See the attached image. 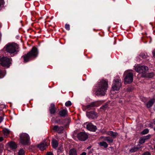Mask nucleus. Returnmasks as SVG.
Masks as SVG:
<instances>
[{
	"label": "nucleus",
	"instance_id": "1",
	"mask_svg": "<svg viewBox=\"0 0 155 155\" xmlns=\"http://www.w3.org/2000/svg\"><path fill=\"white\" fill-rule=\"evenodd\" d=\"M98 85L97 90L96 92L97 94L104 95L107 89V82L104 80H102L98 83Z\"/></svg>",
	"mask_w": 155,
	"mask_h": 155
},
{
	"label": "nucleus",
	"instance_id": "2",
	"mask_svg": "<svg viewBox=\"0 0 155 155\" xmlns=\"http://www.w3.org/2000/svg\"><path fill=\"white\" fill-rule=\"evenodd\" d=\"M38 49L35 47H33L31 51L27 54L23 56L24 61L26 62L31 60L32 58H36L38 56Z\"/></svg>",
	"mask_w": 155,
	"mask_h": 155
},
{
	"label": "nucleus",
	"instance_id": "3",
	"mask_svg": "<svg viewBox=\"0 0 155 155\" xmlns=\"http://www.w3.org/2000/svg\"><path fill=\"white\" fill-rule=\"evenodd\" d=\"M5 48L6 51L10 54H16L19 51L18 45L15 43H9L5 45Z\"/></svg>",
	"mask_w": 155,
	"mask_h": 155
},
{
	"label": "nucleus",
	"instance_id": "4",
	"mask_svg": "<svg viewBox=\"0 0 155 155\" xmlns=\"http://www.w3.org/2000/svg\"><path fill=\"white\" fill-rule=\"evenodd\" d=\"M20 142L23 145H27L29 140L30 137L28 134L23 133L20 135Z\"/></svg>",
	"mask_w": 155,
	"mask_h": 155
},
{
	"label": "nucleus",
	"instance_id": "5",
	"mask_svg": "<svg viewBox=\"0 0 155 155\" xmlns=\"http://www.w3.org/2000/svg\"><path fill=\"white\" fill-rule=\"evenodd\" d=\"M11 62L10 58L6 57H3L0 58V64L4 67H9Z\"/></svg>",
	"mask_w": 155,
	"mask_h": 155
},
{
	"label": "nucleus",
	"instance_id": "6",
	"mask_svg": "<svg viewBox=\"0 0 155 155\" xmlns=\"http://www.w3.org/2000/svg\"><path fill=\"white\" fill-rule=\"evenodd\" d=\"M121 86V79H114L112 84V87L113 90L118 91Z\"/></svg>",
	"mask_w": 155,
	"mask_h": 155
},
{
	"label": "nucleus",
	"instance_id": "7",
	"mask_svg": "<svg viewBox=\"0 0 155 155\" xmlns=\"http://www.w3.org/2000/svg\"><path fill=\"white\" fill-rule=\"evenodd\" d=\"M133 75L132 73H128L124 79V82L125 84H130L133 81Z\"/></svg>",
	"mask_w": 155,
	"mask_h": 155
},
{
	"label": "nucleus",
	"instance_id": "8",
	"mask_svg": "<svg viewBox=\"0 0 155 155\" xmlns=\"http://www.w3.org/2000/svg\"><path fill=\"white\" fill-rule=\"evenodd\" d=\"M136 71L139 73H142V75L145 74L146 71L148 70V68L144 66H139L135 68Z\"/></svg>",
	"mask_w": 155,
	"mask_h": 155
},
{
	"label": "nucleus",
	"instance_id": "9",
	"mask_svg": "<svg viewBox=\"0 0 155 155\" xmlns=\"http://www.w3.org/2000/svg\"><path fill=\"white\" fill-rule=\"evenodd\" d=\"M77 137L79 140L84 141L87 138L88 135L85 132H81L78 134Z\"/></svg>",
	"mask_w": 155,
	"mask_h": 155
},
{
	"label": "nucleus",
	"instance_id": "10",
	"mask_svg": "<svg viewBox=\"0 0 155 155\" xmlns=\"http://www.w3.org/2000/svg\"><path fill=\"white\" fill-rule=\"evenodd\" d=\"M50 140H47V141L45 142L38 145V147L41 150H45L46 147L49 144Z\"/></svg>",
	"mask_w": 155,
	"mask_h": 155
},
{
	"label": "nucleus",
	"instance_id": "11",
	"mask_svg": "<svg viewBox=\"0 0 155 155\" xmlns=\"http://www.w3.org/2000/svg\"><path fill=\"white\" fill-rule=\"evenodd\" d=\"M86 115L87 117L91 119L96 118L97 117V114L94 111L87 112Z\"/></svg>",
	"mask_w": 155,
	"mask_h": 155
},
{
	"label": "nucleus",
	"instance_id": "12",
	"mask_svg": "<svg viewBox=\"0 0 155 155\" xmlns=\"http://www.w3.org/2000/svg\"><path fill=\"white\" fill-rule=\"evenodd\" d=\"M98 106V102L96 101L93 102L85 106V108L88 110L91 109V108Z\"/></svg>",
	"mask_w": 155,
	"mask_h": 155
},
{
	"label": "nucleus",
	"instance_id": "13",
	"mask_svg": "<svg viewBox=\"0 0 155 155\" xmlns=\"http://www.w3.org/2000/svg\"><path fill=\"white\" fill-rule=\"evenodd\" d=\"M86 128L88 130L92 131H95L97 129L96 126L93 125L91 123L87 125Z\"/></svg>",
	"mask_w": 155,
	"mask_h": 155
},
{
	"label": "nucleus",
	"instance_id": "14",
	"mask_svg": "<svg viewBox=\"0 0 155 155\" xmlns=\"http://www.w3.org/2000/svg\"><path fill=\"white\" fill-rule=\"evenodd\" d=\"M56 108L55 104L53 103H51L49 107L50 113L51 114H54L56 111Z\"/></svg>",
	"mask_w": 155,
	"mask_h": 155
},
{
	"label": "nucleus",
	"instance_id": "15",
	"mask_svg": "<svg viewBox=\"0 0 155 155\" xmlns=\"http://www.w3.org/2000/svg\"><path fill=\"white\" fill-rule=\"evenodd\" d=\"M107 134L110 136L114 139L118 135V133L117 132H114L113 131H109L107 132Z\"/></svg>",
	"mask_w": 155,
	"mask_h": 155
},
{
	"label": "nucleus",
	"instance_id": "16",
	"mask_svg": "<svg viewBox=\"0 0 155 155\" xmlns=\"http://www.w3.org/2000/svg\"><path fill=\"white\" fill-rule=\"evenodd\" d=\"M68 112L67 110L63 109L59 112V114L61 117H65L67 116Z\"/></svg>",
	"mask_w": 155,
	"mask_h": 155
},
{
	"label": "nucleus",
	"instance_id": "17",
	"mask_svg": "<svg viewBox=\"0 0 155 155\" xmlns=\"http://www.w3.org/2000/svg\"><path fill=\"white\" fill-rule=\"evenodd\" d=\"M154 75V74L153 73H149L144 74L142 75V77L145 78H152Z\"/></svg>",
	"mask_w": 155,
	"mask_h": 155
},
{
	"label": "nucleus",
	"instance_id": "18",
	"mask_svg": "<svg viewBox=\"0 0 155 155\" xmlns=\"http://www.w3.org/2000/svg\"><path fill=\"white\" fill-rule=\"evenodd\" d=\"M155 101V99H153L150 100L146 103L147 107L148 108L150 107L153 105Z\"/></svg>",
	"mask_w": 155,
	"mask_h": 155
},
{
	"label": "nucleus",
	"instance_id": "19",
	"mask_svg": "<svg viewBox=\"0 0 155 155\" xmlns=\"http://www.w3.org/2000/svg\"><path fill=\"white\" fill-rule=\"evenodd\" d=\"M9 146L12 149H15L17 147V145L16 143L13 142H10L8 143Z\"/></svg>",
	"mask_w": 155,
	"mask_h": 155
},
{
	"label": "nucleus",
	"instance_id": "20",
	"mask_svg": "<svg viewBox=\"0 0 155 155\" xmlns=\"http://www.w3.org/2000/svg\"><path fill=\"white\" fill-rule=\"evenodd\" d=\"M137 146H134L131 148L129 150V152L131 153H133L137 151L140 148V147Z\"/></svg>",
	"mask_w": 155,
	"mask_h": 155
},
{
	"label": "nucleus",
	"instance_id": "21",
	"mask_svg": "<svg viewBox=\"0 0 155 155\" xmlns=\"http://www.w3.org/2000/svg\"><path fill=\"white\" fill-rule=\"evenodd\" d=\"M52 145L54 148H56L58 145L57 141L53 139L52 142Z\"/></svg>",
	"mask_w": 155,
	"mask_h": 155
},
{
	"label": "nucleus",
	"instance_id": "22",
	"mask_svg": "<svg viewBox=\"0 0 155 155\" xmlns=\"http://www.w3.org/2000/svg\"><path fill=\"white\" fill-rule=\"evenodd\" d=\"M69 155H77V151L74 148L71 149L69 151Z\"/></svg>",
	"mask_w": 155,
	"mask_h": 155
},
{
	"label": "nucleus",
	"instance_id": "23",
	"mask_svg": "<svg viewBox=\"0 0 155 155\" xmlns=\"http://www.w3.org/2000/svg\"><path fill=\"white\" fill-rule=\"evenodd\" d=\"M99 145L101 147H104L106 148L108 147V144L106 142L104 141H102L98 143Z\"/></svg>",
	"mask_w": 155,
	"mask_h": 155
},
{
	"label": "nucleus",
	"instance_id": "24",
	"mask_svg": "<svg viewBox=\"0 0 155 155\" xmlns=\"http://www.w3.org/2000/svg\"><path fill=\"white\" fill-rule=\"evenodd\" d=\"M105 141H107L108 143H110L113 142V140L112 138L107 136Z\"/></svg>",
	"mask_w": 155,
	"mask_h": 155
},
{
	"label": "nucleus",
	"instance_id": "25",
	"mask_svg": "<svg viewBox=\"0 0 155 155\" xmlns=\"http://www.w3.org/2000/svg\"><path fill=\"white\" fill-rule=\"evenodd\" d=\"M145 139L143 137H141L139 140V143L140 144H143L145 142Z\"/></svg>",
	"mask_w": 155,
	"mask_h": 155
},
{
	"label": "nucleus",
	"instance_id": "26",
	"mask_svg": "<svg viewBox=\"0 0 155 155\" xmlns=\"http://www.w3.org/2000/svg\"><path fill=\"white\" fill-rule=\"evenodd\" d=\"M2 132L5 135L7 136L9 134V131L7 129L3 130Z\"/></svg>",
	"mask_w": 155,
	"mask_h": 155
},
{
	"label": "nucleus",
	"instance_id": "27",
	"mask_svg": "<svg viewBox=\"0 0 155 155\" xmlns=\"http://www.w3.org/2000/svg\"><path fill=\"white\" fill-rule=\"evenodd\" d=\"M149 131L148 129H145L141 132L140 134L142 135H145L148 133Z\"/></svg>",
	"mask_w": 155,
	"mask_h": 155
},
{
	"label": "nucleus",
	"instance_id": "28",
	"mask_svg": "<svg viewBox=\"0 0 155 155\" xmlns=\"http://www.w3.org/2000/svg\"><path fill=\"white\" fill-rule=\"evenodd\" d=\"M25 151L22 149H20L18 153V155H25Z\"/></svg>",
	"mask_w": 155,
	"mask_h": 155
},
{
	"label": "nucleus",
	"instance_id": "29",
	"mask_svg": "<svg viewBox=\"0 0 155 155\" xmlns=\"http://www.w3.org/2000/svg\"><path fill=\"white\" fill-rule=\"evenodd\" d=\"M71 104L72 103L70 101H68L65 103V105L66 107L70 106Z\"/></svg>",
	"mask_w": 155,
	"mask_h": 155
},
{
	"label": "nucleus",
	"instance_id": "30",
	"mask_svg": "<svg viewBox=\"0 0 155 155\" xmlns=\"http://www.w3.org/2000/svg\"><path fill=\"white\" fill-rule=\"evenodd\" d=\"M63 130V127L62 126H61L59 127L58 129V131L59 133H61L62 132V131Z\"/></svg>",
	"mask_w": 155,
	"mask_h": 155
},
{
	"label": "nucleus",
	"instance_id": "31",
	"mask_svg": "<svg viewBox=\"0 0 155 155\" xmlns=\"http://www.w3.org/2000/svg\"><path fill=\"white\" fill-rule=\"evenodd\" d=\"M59 128V127L57 125H55L53 128V130L58 131V129Z\"/></svg>",
	"mask_w": 155,
	"mask_h": 155
},
{
	"label": "nucleus",
	"instance_id": "32",
	"mask_svg": "<svg viewBox=\"0 0 155 155\" xmlns=\"http://www.w3.org/2000/svg\"><path fill=\"white\" fill-rule=\"evenodd\" d=\"M65 28L68 30H69L70 29V25L69 24H65Z\"/></svg>",
	"mask_w": 155,
	"mask_h": 155
},
{
	"label": "nucleus",
	"instance_id": "33",
	"mask_svg": "<svg viewBox=\"0 0 155 155\" xmlns=\"http://www.w3.org/2000/svg\"><path fill=\"white\" fill-rule=\"evenodd\" d=\"M150 135H147L146 136H143V137L145 139V140L149 139L150 137Z\"/></svg>",
	"mask_w": 155,
	"mask_h": 155
},
{
	"label": "nucleus",
	"instance_id": "34",
	"mask_svg": "<svg viewBox=\"0 0 155 155\" xmlns=\"http://www.w3.org/2000/svg\"><path fill=\"white\" fill-rule=\"evenodd\" d=\"M4 74L1 70H0V78H2L4 76Z\"/></svg>",
	"mask_w": 155,
	"mask_h": 155
},
{
	"label": "nucleus",
	"instance_id": "35",
	"mask_svg": "<svg viewBox=\"0 0 155 155\" xmlns=\"http://www.w3.org/2000/svg\"><path fill=\"white\" fill-rule=\"evenodd\" d=\"M107 138V137H104V136H101L100 137V139H102L103 140L105 141L106 138Z\"/></svg>",
	"mask_w": 155,
	"mask_h": 155
},
{
	"label": "nucleus",
	"instance_id": "36",
	"mask_svg": "<svg viewBox=\"0 0 155 155\" xmlns=\"http://www.w3.org/2000/svg\"><path fill=\"white\" fill-rule=\"evenodd\" d=\"M142 155H151V154L149 152H146L143 153Z\"/></svg>",
	"mask_w": 155,
	"mask_h": 155
},
{
	"label": "nucleus",
	"instance_id": "37",
	"mask_svg": "<svg viewBox=\"0 0 155 155\" xmlns=\"http://www.w3.org/2000/svg\"><path fill=\"white\" fill-rule=\"evenodd\" d=\"M140 56L142 58H144L145 57V55L144 53H142L140 54Z\"/></svg>",
	"mask_w": 155,
	"mask_h": 155
},
{
	"label": "nucleus",
	"instance_id": "38",
	"mask_svg": "<svg viewBox=\"0 0 155 155\" xmlns=\"http://www.w3.org/2000/svg\"><path fill=\"white\" fill-rule=\"evenodd\" d=\"M107 107V105L103 106L102 107H101V109L104 110L105 108Z\"/></svg>",
	"mask_w": 155,
	"mask_h": 155
},
{
	"label": "nucleus",
	"instance_id": "39",
	"mask_svg": "<svg viewBox=\"0 0 155 155\" xmlns=\"http://www.w3.org/2000/svg\"><path fill=\"white\" fill-rule=\"evenodd\" d=\"M4 2V0H0V7L1 6V5L3 4Z\"/></svg>",
	"mask_w": 155,
	"mask_h": 155
},
{
	"label": "nucleus",
	"instance_id": "40",
	"mask_svg": "<svg viewBox=\"0 0 155 155\" xmlns=\"http://www.w3.org/2000/svg\"><path fill=\"white\" fill-rule=\"evenodd\" d=\"M46 155H53V154L51 152H48L47 153Z\"/></svg>",
	"mask_w": 155,
	"mask_h": 155
},
{
	"label": "nucleus",
	"instance_id": "41",
	"mask_svg": "<svg viewBox=\"0 0 155 155\" xmlns=\"http://www.w3.org/2000/svg\"><path fill=\"white\" fill-rule=\"evenodd\" d=\"M153 56L155 58V50L153 51L152 52Z\"/></svg>",
	"mask_w": 155,
	"mask_h": 155
},
{
	"label": "nucleus",
	"instance_id": "42",
	"mask_svg": "<svg viewBox=\"0 0 155 155\" xmlns=\"http://www.w3.org/2000/svg\"><path fill=\"white\" fill-rule=\"evenodd\" d=\"M3 118L2 117H0V123H1L2 121Z\"/></svg>",
	"mask_w": 155,
	"mask_h": 155
},
{
	"label": "nucleus",
	"instance_id": "43",
	"mask_svg": "<svg viewBox=\"0 0 155 155\" xmlns=\"http://www.w3.org/2000/svg\"><path fill=\"white\" fill-rule=\"evenodd\" d=\"M86 155V153L85 152H83L81 154V155Z\"/></svg>",
	"mask_w": 155,
	"mask_h": 155
},
{
	"label": "nucleus",
	"instance_id": "44",
	"mask_svg": "<svg viewBox=\"0 0 155 155\" xmlns=\"http://www.w3.org/2000/svg\"><path fill=\"white\" fill-rule=\"evenodd\" d=\"M3 138L2 137H0V141H2L3 140Z\"/></svg>",
	"mask_w": 155,
	"mask_h": 155
},
{
	"label": "nucleus",
	"instance_id": "45",
	"mask_svg": "<svg viewBox=\"0 0 155 155\" xmlns=\"http://www.w3.org/2000/svg\"><path fill=\"white\" fill-rule=\"evenodd\" d=\"M91 148V147L90 146H89V147H88L87 148V149H89L90 148Z\"/></svg>",
	"mask_w": 155,
	"mask_h": 155
},
{
	"label": "nucleus",
	"instance_id": "46",
	"mask_svg": "<svg viewBox=\"0 0 155 155\" xmlns=\"http://www.w3.org/2000/svg\"><path fill=\"white\" fill-rule=\"evenodd\" d=\"M153 109L155 111V104L154 105Z\"/></svg>",
	"mask_w": 155,
	"mask_h": 155
},
{
	"label": "nucleus",
	"instance_id": "47",
	"mask_svg": "<svg viewBox=\"0 0 155 155\" xmlns=\"http://www.w3.org/2000/svg\"><path fill=\"white\" fill-rule=\"evenodd\" d=\"M154 150H155V145L154 146Z\"/></svg>",
	"mask_w": 155,
	"mask_h": 155
},
{
	"label": "nucleus",
	"instance_id": "48",
	"mask_svg": "<svg viewBox=\"0 0 155 155\" xmlns=\"http://www.w3.org/2000/svg\"><path fill=\"white\" fill-rule=\"evenodd\" d=\"M154 130L155 131V127H154Z\"/></svg>",
	"mask_w": 155,
	"mask_h": 155
},
{
	"label": "nucleus",
	"instance_id": "49",
	"mask_svg": "<svg viewBox=\"0 0 155 155\" xmlns=\"http://www.w3.org/2000/svg\"><path fill=\"white\" fill-rule=\"evenodd\" d=\"M64 155V154H63V155Z\"/></svg>",
	"mask_w": 155,
	"mask_h": 155
},
{
	"label": "nucleus",
	"instance_id": "50",
	"mask_svg": "<svg viewBox=\"0 0 155 155\" xmlns=\"http://www.w3.org/2000/svg\"><path fill=\"white\" fill-rule=\"evenodd\" d=\"M1 152V151H0V152Z\"/></svg>",
	"mask_w": 155,
	"mask_h": 155
}]
</instances>
